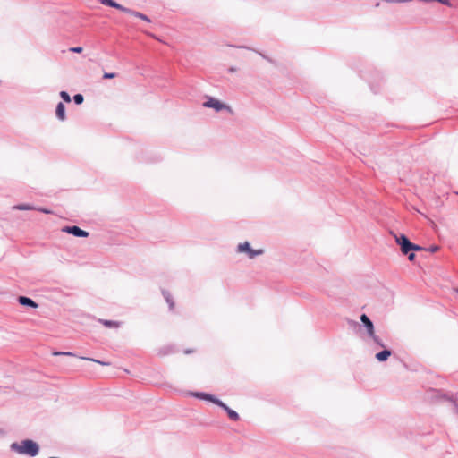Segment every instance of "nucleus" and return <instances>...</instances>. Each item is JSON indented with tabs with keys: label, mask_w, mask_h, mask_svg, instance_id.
Masks as SVG:
<instances>
[{
	"label": "nucleus",
	"mask_w": 458,
	"mask_h": 458,
	"mask_svg": "<svg viewBox=\"0 0 458 458\" xmlns=\"http://www.w3.org/2000/svg\"><path fill=\"white\" fill-rule=\"evenodd\" d=\"M17 301L19 304L27 308L36 309L38 307V304L34 300L27 296L21 295L18 297Z\"/></svg>",
	"instance_id": "9"
},
{
	"label": "nucleus",
	"mask_w": 458,
	"mask_h": 458,
	"mask_svg": "<svg viewBox=\"0 0 458 458\" xmlns=\"http://www.w3.org/2000/svg\"><path fill=\"white\" fill-rule=\"evenodd\" d=\"M49 458H58V457H55V456H50Z\"/></svg>",
	"instance_id": "33"
},
{
	"label": "nucleus",
	"mask_w": 458,
	"mask_h": 458,
	"mask_svg": "<svg viewBox=\"0 0 458 458\" xmlns=\"http://www.w3.org/2000/svg\"><path fill=\"white\" fill-rule=\"evenodd\" d=\"M72 99L76 105H81L84 101V97L82 94L77 93L72 97Z\"/></svg>",
	"instance_id": "20"
},
{
	"label": "nucleus",
	"mask_w": 458,
	"mask_h": 458,
	"mask_svg": "<svg viewBox=\"0 0 458 458\" xmlns=\"http://www.w3.org/2000/svg\"><path fill=\"white\" fill-rule=\"evenodd\" d=\"M59 95H60V98L64 102H66V103H70L71 102L72 98H71V97H70V95H69V93L67 91L62 90V91H60Z\"/></svg>",
	"instance_id": "21"
},
{
	"label": "nucleus",
	"mask_w": 458,
	"mask_h": 458,
	"mask_svg": "<svg viewBox=\"0 0 458 458\" xmlns=\"http://www.w3.org/2000/svg\"><path fill=\"white\" fill-rule=\"evenodd\" d=\"M13 209L14 210H35L36 209V207L31 205V204H28V203H21V204H17V205H14L13 207Z\"/></svg>",
	"instance_id": "16"
},
{
	"label": "nucleus",
	"mask_w": 458,
	"mask_h": 458,
	"mask_svg": "<svg viewBox=\"0 0 458 458\" xmlns=\"http://www.w3.org/2000/svg\"><path fill=\"white\" fill-rule=\"evenodd\" d=\"M115 77H116L115 72H104V74H103L104 79H114Z\"/></svg>",
	"instance_id": "25"
},
{
	"label": "nucleus",
	"mask_w": 458,
	"mask_h": 458,
	"mask_svg": "<svg viewBox=\"0 0 458 458\" xmlns=\"http://www.w3.org/2000/svg\"><path fill=\"white\" fill-rule=\"evenodd\" d=\"M424 250V248H423V247H421V246H420V245H418V244H415V243L411 242V251L415 252V251H418V250Z\"/></svg>",
	"instance_id": "24"
},
{
	"label": "nucleus",
	"mask_w": 458,
	"mask_h": 458,
	"mask_svg": "<svg viewBox=\"0 0 458 458\" xmlns=\"http://www.w3.org/2000/svg\"><path fill=\"white\" fill-rule=\"evenodd\" d=\"M69 50L72 53L80 54L83 51V48L81 47H72Z\"/></svg>",
	"instance_id": "26"
},
{
	"label": "nucleus",
	"mask_w": 458,
	"mask_h": 458,
	"mask_svg": "<svg viewBox=\"0 0 458 458\" xmlns=\"http://www.w3.org/2000/svg\"><path fill=\"white\" fill-rule=\"evenodd\" d=\"M360 319L363 327L366 328L367 334L369 335H372L375 332V327L372 320L365 313L360 315Z\"/></svg>",
	"instance_id": "7"
},
{
	"label": "nucleus",
	"mask_w": 458,
	"mask_h": 458,
	"mask_svg": "<svg viewBox=\"0 0 458 458\" xmlns=\"http://www.w3.org/2000/svg\"><path fill=\"white\" fill-rule=\"evenodd\" d=\"M237 252L246 253L249 259H252L257 256L262 255L264 250L262 249L254 250L249 242H244L237 245Z\"/></svg>",
	"instance_id": "3"
},
{
	"label": "nucleus",
	"mask_w": 458,
	"mask_h": 458,
	"mask_svg": "<svg viewBox=\"0 0 458 458\" xmlns=\"http://www.w3.org/2000/svg\"><path fill=\"white\" fill-rule=\"evenodd\" d=\"M372 340L373 342L377 344L378 346L380 347H385V344L383 343V341L381 340V338H379L377 335H376L375 332L373 333L372 335H369Z\"/></svg>",
	"instance_id": "19"
},
{
	"label": "nucleus",
	"mask_w": 458,
	"mask_h": 458,
	"mask_svg": "<svg viewBox=\"0 0 458 458\" xmlns=\"http://www.w3.org/2000/svg\"><path fill=\"white\" fill-rule=\"evenodd\" d=\"M55 355H67V356H74V354L71 352H54Z\"/></svg>",
	"instance_id": "28"
},
{
	"label": "nucleus",
	"mask_w": 458,
	"mask_h": 458,
	"mask_svg": "<svg viewBox=\"0 0 458 458\" xmlns=\"http://www.w3.org/2000/svg\"><path fill=\"white\" fill-rule=\"evenodd\" d=\"M55 115H56V118L59 120V121H65L66 120V114H65V106L63 102H59L57 105H56V107H55Z\"/></svg>",
	"instance_id": "10"
},
{
	"label": "nucleus",
	"mask_w": 458,
	"mask_h": 458,
	"mask_svg": "<svg viewBox=\"0 0 458 458\" xmlns=\"http://www.w3.org/2000/svg\"><path fill=\"white\" fill-rule=\"evenodd\" d=\"M236 71H237L236 67H233V66H231V67H229V69H228V72H236Z\"/></svg>",
	"instance_id": "31"
},
{
	"label": "nucleus",
	"mask_w": 458,
	"mask_h": 458,
	"mask_svg": "<svg viewBox=\"0 0 458 458\" xmlns=\"http://www.w3.org/2000/svg\"><path fill=\"white\" fill-rule=\"evenodd\" d=\"M125 13L127 14H130L131 16H134L136 18H140V20L144 21H147V22H150L151 20L149 19V17L140 12H138V11H134L132 9H130V8H126L125 9Z\"/></svg>",
	"instance_id": "13"
},
{
	"label": "nucleus",
	"mask_w": 458,
	"mask_h": 458,
	"mask_svg": "<svg viewBox=\"0 0 458 458\" xmlns=\"http://www.w3.org/2000/svg\"><path fill=\"white\" fill-rule=\"evenodd\" d=\"M438 249H439V247H438L437 245H431V246L428 249V250L429 252L434 253V252L437 251V250H438Z\"/></svg>",
	"instance_id": "29"
},
{
	"label": "nucleus",
	"mask_w": 458,
	"mask_h": 458,
	"mask_svg": "<svg viewBox=\"0 0 458 458\" xmlns=\"http://www.w3.org/2000/svg\"><path fill=\"white\" fill-rule=\"evenodd\" d=\"M239 48H244V49H249V50H252V48L249 47H246V46H239L238 47ZM254 51V49H253ZM256 53H258L259 55H261L264 59H266L267 61L270 62V63H273L272 59L269 58L268 56L265 55L264 54L255 50Z\"/></svg>",
	"instance_id": "22"
},
{
	"label": "nucleus",
	"mask_w": 458,
	"mask_h": 458,
	"mask_svg": "<svg viewBox=\"0 0 458 458\" xmlns=\"http://www.w3.org/2000/svg\"><path fill=\"white\" fill-rule=\"evenodd\" d=\"M162 294L169 306V310H173L174 308V301L173 300L171 293L168 291L163 290Z\"/></svg>",
	"instance_id": "15"
},
{
	"label": "nucleus",
	"mask_w": 458,
	"mask_h": 458,
	"mask_svg": "<svg viewBox=\"0 0 458 458\" xmlns=\"http://www.w3.org/2000/svg\"><path fill=\"white\" fill-rule=\"evenodd\" d=\"M81 360H89V361H93V362H96V363H98L102 366H110L111 363L108 362V361H103V360H96V359H93V358H89V357H81Z\"/></svg>",
	"instance_id": "18"
},
{
	"label": "nucleus",
	"mask_w": 458,
	"mask_h": 458,
	"mask_svg": "<svg viewBox=\"0 0 458 458\" xmlns=\"http://www.w3.org/2000/svg\"><path fill=\"white\" fill-rule=\"evenodd\" d=\"M99 323L108 328H118L121 325V322L109 320V319H99Z\"/></svg>",
	"instance_id": "14"
},
{
	"label": "nucleus",
	"mask_w": 458,
	"mask_h": 458,
	"mask_svg": "<svg viewBox=\"0 0 458 458\" xmlns=\"http://www.w3.org/2000/svg\"><path fill=\"white\" fill-rule=\"evenodd\" d=\"M10 450L21 455L35 457L39 454L40 446L36 441L27 438L12 443Z\"/></svg>",
	"instance_id": "1"
},
{
	"label": "nucleus",
	"mask_w": 458,
	"mask_h": 458,
	"mask_svg": "<svg viewBox=\"0 0 458 458\" xmlns=\"http://www.w3.org/2000/svg\"><path fill=\"white\" fill-rule=\"evenodd\" d=\"M394 238H395L396 243L400 246V249H401V251L403 254H406L409 251H411V242L408 238V236H406L403 233H401V234H395Z\"/></svg>",
	"instance_id": "5"
},
{
	"label": "nucleus",
	"mask_w": 458,
	"mask_h": 458,
	"mask_svg": "<svg viewBox=\"0 0 458 458\" xmlns=\"http://www.w3.org/2000/svg\"><path fill=\"white\" fill-rule=\"evenodd\" d=\"M99 2L103 5L117 9L123 13H124L125 9L127 8V7L120 4L119 3L115 2L114 0H99Z\"/></svg>",
	"instance_id": "11"
},
{
	"label": "nucleus",
	"mask_w": 458,
	"mask_h": 458,
	"mask_svg": "<svg viewBox=\"0 0 458 458\" xmlns=\"http://www.w3.org/2000/svg\"><path fill=\"white\" fill-rule=\"evenodd\" d=\"M62 232L72 234L78 238H86L89 235V232L81 229L78 225H66L62 228Z\"/></svg>",
	"instance_id": "6"
},
{
	"label": "nucleus",
	"mask_w": 458,
	"mask_h": 458,
	"mask_svg": "<svg viewBox=\"0 0 458 458\" xmlns=\"http://www.w3.org/2000/svg\"><path fill=\"white\" fill-rule=\"evenodd\" d=\"M190 395L194 398H197L199 400L210 402V403L216 404V406L220 405L221 401H222L216 395L209 394V393H206V392H199V391L191 392Z\"/></svg>",
	"instance_id": "4"
},
{
	"label": "nucleus",
	"mask_w": 458,
	"mask_h": 458,
	"mask_svg": "<svg viewBox=\"0 0 458 458\" xmlns=\"http://www.w3.org/2000/svg\"><path fill=\"white\" fill-rule=\"evenodd\" d=\"M191 352H192V351H191V350H186V351H185V353H187V354H188V353H191Z\"/></svg>",
	"instance_id": "32"
},
{
	"label": "nucleus",
	"mask_w": 458,
	"mask_h": 458,
	"mask_svg": "<svg viewBox=\"0 0 458 458\" xmlns=\"http://www.w3.org/2000/svg\"><path fill=\"white\" fill-rule=\"evenodd\" d=\"M391 355H392V351L390 349L384 347V349L382 351L376 353L375 358L379 362H384V361H386Z\"/></svg>",
	"instance_id": "12"
},
{
	"label": "nucleus",
	"mask_w": 458,
	"mask_h": 458,
	"mask_svg": "<svg viewBox=\"0 0 458 458\" xmlns=\"http://www.w3.org/2000/svg\"><path fill=\"white\" fill-rule=\"evenodd\" d=\"M404 255L407 256V258L410 261H413L416 258L415 252H413V251H409L408 253H406Z\"/></svg>",
	"instance_id": "27"
},
{
	"label": "nucleus",
	"mask_w": 458,
	"mask_h": 458,
	"mask_svg": "<svg viewBox=\"0 0 458 458\" xmlns=\"http://www.w3.org/2000/svg\"><path fill=\"white\" fill-rule=\"evenodd\" d=\"M218 407H220L221 409H223L228 418L233 420V421H238L240 420V416L238 414V412L233 409H231L227 404H225L223 401H221V403L220 405H218Z\"/></svg>",
	"instance_id": "8"
},
{
	"label": "nucleus",
	"mask_w": 458,
	"mask_h": 458,
	"mask_svg": "<svg viewBox=\"0 0 458 458\" xmlns=\"http://www.w3.org/2000/svg\"><path fill=\"white\" fill-rule=\"evenodd\" d=\"M417 1L420 3H426V4L437 2V3L446 5V6L452 5V4L449 0H417Z\"/></svg>",
	"instance_id": "17"
},
{
	"label": "nucleus",
	"mask_w": 458,
	"mask_h": 458,
	"mask_svg": "<svg viewBox=\"0 0 458 458\" xmlns=\"http://www.w3.org/2000/svg\"><path fill=\"white\" fill-rule=\"evenodd\" d=\"M169 348H164L162 350H160L159 353L162 354V355H166L168 354L170 352L168 351Z\"/></svg>",
	"instance_id": "30"
},
{
	"label": "nucleus",
	"mask_w": 458,
	"mask_h": 458,
	"mask_svg": "<svg viewBox=\"0 0 458 458\" xmlns=\"http://www.w3.org/2000/svg\"><path fill=\"white\" fill-rule=\"evenodd\" d=\"M203 106L207 108H213L216 112L226 110L229 113H233L232 108L228 105L213 97H207V100L203 103Z\"/></svg>",
	"instance_id": "2"
},
{
	"label": "nucleus",
	"mask_w": 458,
	"mask_h": 458,
	"mask_svg": "<svg viewBox=\"0 0 458 458\" xmlns=\"http://www.w3.org/2000/svg\"><path fill=\"white\" fill-rule=\"evenodd\" d=\"M37 211L40 212V213H43V214H53V211L47 208H43V207H36V209Z\"/></svg>",
	"instance_id": "23"
}]
</instances>
